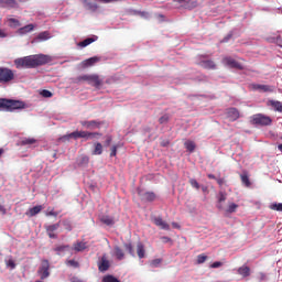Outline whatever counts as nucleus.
Here are the masks:
<instances>
[{"instance_id": "obj_1", "label": "nucleus", "mask_w": 282, "mask_h": 282, "mask_svg": "<svg viewBox=\"0 0 282 282\" xmlns=\"http://www.w3.org/2000/svg\"><path fill=\"white\" fill-rule=\"evenodd\" d=\"M52 63V57L45 54L29 55L14 59L17 69H34Z\"/></svg>"}, {"instance_id": "obj_2", "label": "nucleus", "mask_w": 282, "mask_h": 282, "mask_svg": "<svg viewBox=\"0 0 282 282\" xmlns=\"http://www.w3.org/2000/svg\"><path fill=\"white\" fill-rule=\"evenodd\" d=\"M0 109L6 111H14L15 109H25V102L13 99H0Z\"/></svg>"}, {"instance_id": "obj_3", "label": "nucleus", "mask_w": 282, "mask_h": 282, "mask_svg": "<svg viewBox=\"0 0 282 282\" xmlns=\"http://www.w3.org/2000/svg\"><path fill=\"white\" fill-rule=\"evenodd\" d=\"M251 124H258L260 127H270L272 124V119L264 115H253L251 117Z\"/></svg>"}, {"instance_id": "obj_4", "label": "nucleus", "mask_w": 282, "mask_h": 282, "mask_svg": "<svg viewBox=\"0 0 282 282\" xmlns=\"http://www.w3.org/2000/svg\"><path fill=\"white\" fill-rule=\"evenodd\" d=\"M78 83L86 80L88 85H93L94 87H100L102 85V80L98 75H83L77 77Z\"/></svg>"}, {"instance_id": "obj_5", "label": "nucleus", "mask_w": 282, "mask_h": 282, "mask_svg": "<svg viewBox=\"0 0 282 282\" xmlns=\"http://www.w3.org/2000/svg\"><path fill=\"white\" fill-rule=\"evenodd\" d=\"M11 80H14V70L0 67V83H11Z\"/></svg>"}, {"instance_id": "obj_6", "label": "nucleus", "mask_w": 282, "mask_h": 282, "mask_svg": "<svg viewBox=\"0 0 282 282\" xmlns=\"http://www.w3.org/2000/svg\"><path fill=\"white\" fill-rule=\"evenodd\" d=\"M37 274L40 275L41 280L47 279L50 276V261L42 260L41 265L37 270Z\"/></svg>"}, {"instance_id": "obj_7", "label": "nucleus", "mask_w": 282, "mask_h": 282, "mask_svg": "<svg viewBox=\"0 0 282 282\" xmlns=\"http://www.w3.org/2000/svg\"><path fill=\"white\" fill-rule=\"evenodd\" d=\"M138 195L141 198V202H155L156 195L153 192H147L144 189H138Z\"/></svg>"}, {"instance_id": "obj_8", "label": "nucleus", "mask_w": 282, "mask_h": 282, "mask_svg": "<svg viewBox=\"0 0 282 282\" xmlns=\"http://www.w3.org/2000/svg\"><path fill=\"white\" fill-rule=\"evenodd\" d=\"M224 65L227 67H230L231 69H243V65H241L239 62H237L235 58L230 56H226L223 58Z\"/></svg>"}, {"instance_id": "obj_9", "label": "nucleus", "mask_w": 282, "mask_h": 282, "mask_svg": "<svg viewBox=\"0 0 282 282\" xmlns=\"http://www.w3.org/2000/svg\"><path fill=\"white\" fill-rule=\"evenodd\" d=\"M58 228H61L59 223L45 226L46 235L50 237V239H58V235H56L55 232L56 230H58Z\"/></svg>"}, {"instance_id": "obj_10", "label": "nucleus", "mask_w": 282, "mask_h": 282, "mask_svg": "<svg viewBox=\"0 0 282 282\" xmlns=\"http://www.w3.org/2000/svg\"><path fill=\"white\" fill-rule=\"evenodd\" d=\"M226 117L230 122H236V120H239V118H241V113L237 108H228L226 110Z\"/></svg>"}, {"instance_id": "obj_11", "label": "nucleus", "mask_w": 282, "mask_h": 282, "mask_svg": "<svg viewBox=\"0 0 282 282\" xmlns=\"http://www.w3.org/2000/svg\"><path fill=\"white\" fill-rule=\"evenodd\" d=\"M80 124L90 131H94V129H100V127H102V122L98 120L80 121Z\"/></svg>"}, {"instance_id": "obj_12", "label": "nucleus", "mask_w": 282, "mask_h": 282, "mask_svg": "<svg viewBox=\"0 0 282 282\" xmlns=\"http://www.w3.org/2000/svg\"><path fill=\"white\" fill-rule=\"evenodd\" d=\"M251 87L256 91H263L264 94H272L274 91V86L270 85L252 84Z\"/></svg>"}, {"instance_id": "obj_13", "label": "nucleus", "mask_w": 282, "mask_h": 282, "mask_svg": "<svg viewBox=\"0 0 282 282\" xmlns=\"http://www.w3.org/2000/svg\"><path fill=\"white\" fill-rule=\"evenodd\" d=\"M109 268H110V263L107 259V253H104V256L101 257V260L98 262V270L99 272H107Z\"/></svg>"}, {"instance_id": "obj_14", "label": "nucleus", "mask_w": 282, "mask_h": 282, "mask_svg": "<svg viewBox=\"0 0 282 282\" xmlns=\"http://www.w3.org/2000/svg\"><path fill=\"white\" fill-rule=\"evenodd\" d=\"M100 135L102 134L99 132H89L80 130L79 138H83L84 140H94L96 138H100Z\"/></svg>"}, {"instance_id": "obj_15", "label": "nucleus", "mask_w": 282, "mask_h": 282, "mask_svg": "<svg viewBox=\"0 0 282 282\" xmlns=\"http://www.w3.org/2000/svg\"><path fill=\"white\" fill-rule=\"evenodd\" d=\"M153 224H155L161 230H171V225L169 223L164 221L162 217H155L153 219Z\"/></svg>"}, {"instance_id": "obj_16", "label": "nucleus", "mask_w": 282, "mask_h": 282, "mask_svg": "<svg viewBox=\"0 0 282 282\" xmlns=\"http://www.w3.org/2000/svg\"><path fill=\"white\" fill-rule=\"evenodd\" d=\"M78 140L80 139V131L76 130L69 134H65L59 138V142H68V140Z\"/></svg>"}, {"instance_id": "obj_17", "label": "nucleus", "mask_w": 282, "mask_h": 282, "mask_svg": "<svg viewBox=\"0 0 282 282\" xmlns=\"http://www.w3.org/2000/svg\"><path fill=\"white\" fill-rule=\"evenodd\" d=\"M198 65L203 67V69H217V64L212 59L200 61Z\"/></svg>"}, {"instance_id": "obj_18", "label": "nucleus", "mask_w": 282, "mask_h": 282, "mask_svg": "<svg viewBox=\"0 0 282 282\" xmlns=\"http://www.w3.org/2000/svg\"><path fill=\"white\" fill-rule=\"evenodd\" d=\"M237 273L240 274L243 279H247V276H250V267L242 265L238 268Z\"/></svg>"}, {"instance_id": "obj_19", "label": "nucleus", "mask_w": 282, "mask_h": 282, "mask_svg": "<svg viewBox=\"0 0 282 282\" xmlns=\"http://www.w3.org/2000/svg\"><path fill=\"white\" fill-rule=\"evenodd\" d=\"M73 250L75 252H83L84 250H87V242L77 241L73 245Z\"/></svg>"}, {"instance_id": "obj_20", "label": "nucleus", "mask_w": 282, "mask_h": 282, "mask_svg": "<svg viewBox=\"0 0 282 282\" xmlns=\"http://www.w3.org/2000/svg\"><path fill=\"white\" fill-rule=\"evenodd\" d=\"M137 254L139 259H144V257H147V249H144V245L142 242H138L137 245Z\"/></svg>"}, {"instance_id": "obj_21", "label": "nucleus", "mask_w": 282, "mask_h": 282, "mask_svg": "<svg viewBox=\"0 0 282 282\" xmlns=\"http://www.w3.org/2000/svg\"><path fill=\"white\" fill-rule=\"evenodd\" d=\"M269 107H273L275 111H279L281 113L282 110V102L279 100H269L268 101Z\"/></svg>"}, {"instance_id": "obj_22", "label": "nucleus", "mask_w": 282, "mask_h": 282, "mask_svg": "<svg viewBox=\"0 0 282 282\" xmlns=\"http://www.w3.org/2000/svg\"><path fill=\"white\" fill-rule=\"evenodd\" d=\"M0 6L3 8H17V0H0Z\"/></svg>"}, {"instance_id": "obj_23", "label": "nucleus", "mask_w": 282, "mask_h": 282, "mask_svg": "<svg viewBox=\"0 0 282 282\" xmlns=\"http://www.w3.org/2000/svg\"><path fill=\"white\" fill-rule=\"evenodd\" d=\"M241 178V183L247 187L250 188V186H252V183L250 182V177L248 176V173H242L240 175Z\"/></svg>"}, {"instance_id": "obj_24", "label": "nucleus", "mask_w": 282, "mask_h": 282, "mask_svg": "<svg viewBox=\"0 0 282 282\" xmlns=\"http://www.w3.org/2000/svg\"><path fill=\"white\" fill-rule=\"evenodd\" d=\"M237 208H239V205L236 203H229L227 208L225 209V213L228 215H232V213H237Z\"/></svg>"}, {"instance_id": "obj_25", "label": "nucleus", "mask_w": 282, "mask_h": 282, "mask_svg": "<svg viewBox=\"0 0 282 282\" xmlns=\"http://www.w3.org/2000/svg\"><path fill=\"white\" fill-rule=\"evenodd\" d=\"M98 62H100V57H90L84 62V67H91V65H96Z\"/></svg>"}, {"instance_id": "obj_26", "label": "nucleus", "mask_w": 282, "mask_h": 282, "mask_svg": "<svg viewBox=\"0 0 282 282\" xmlns=\"http://www.w3.org/2000/svg\"><path fill=\"white\" fill-rule=\"evenodd\" d=\"M43 210V207L41 205L34 206L33 208L29 209L30 217H35V215H39Z\"/></svg>"}, {"instance_id": "obj_27", "label": "nucleus", "mask_w": 282, "mask_h": 282, "mask_svg": "<svg viewBox=\"0 0 282 282\" xmlns=\"http://www.w3.org/2000/svg\"><path fill=\"white\" fill-rule=\"evenodd\" d=\"M96 37H87L86 40L78 43V47H87V45H91V43H95Z\"/></svg>"}, {"instance_id": "obj_28", "label": "nucleus", "mask_w": 282, "mask_h": 282, "mask_svg": "<svg viewBox=\"0 0 282 282\" xmlns=\"http://www.w3.org/2000/svg\"><path fill=\"white\" fill-rule=\"evenodd\" d=\"M115 256L119 261H122L124 259V251L120 247H115Z\"/></svg>"}, {"instance_id": "obj_29", "label": "nucleus", "mask_w": 282, "mask_h": 282, "mask_svg": "<svg viewBox=\"0 0 282 282\" xmlns=\"http://www.w3.org/2000/svg\"><path fill=\"white\" fill-rule=\"evenodd\" d=\"M32 30H34V24H28L23 28H20L19 33L20 34H28L29 32H32Z\"/></svg>"}, {"instance_id": "obj_30", "label": "nucleus", "mask_w": 282, "mask_h": 282, "mask_svg": "<svg viewBox=\"0 0 282 282\" xmlns=\"http://www.w3.org/2000/svg\"><path fill=\"white\" fill-rule=\"evenodd\" d=\"M93 155H102V143L96 142Z\"/></svg>"}, {"instance_id": "obj_31", "label": "nucleus", "mask_w": 282, "mask_h": 282, "mask_svg": "<svg viewBox=\"0 0 282 282\" xmlns=\"http://www.w3.org/2000/svg\"><path fill=\"white\" fill-rule=\"evenodd\" d=\"M228 199V194L224 191H220L217 196L218 204H224Z\"/></svg>"}, {"instance_id": "obj_32", "label": "nucleus", "mask_w": 282, "mask_h": 282, "mask_svg": "<svg viewBox=\"0 0 282 282\" xmlns=\"http://www.w3.org/2000/svg\"><path fill=\"white\" fill-rule=\"evenodd\" d=\"M184 147H185V149L187 150V151H189V153H193V151H195V142H193V141H186L185 143H184Z\"/></svg>"}, {"instance_id": "obj_33", "label": "nucleus", "mask_w": 282, "mask_h": 282, "mask_svg": "<svg viewBox=\"0 0 282 282\" xmlns=\"http://www.w3.org/2000/svg\"><path fill=\"white\" fill-rule=\"evenodd\" d=\"M69 245H61L57 246L54 250L57 252V254H61V252H65L66 250H69Z\"/></svg>"}, {"instance_id": "obj_34", "label": "nucleus", "mask_w": 282, "mask_h": 282, "mask_svg": "<svg viewBox=\"0 0 282 282\" xmlns=\"http://www.w3.org/2000/svg\"><path fill=\"white\" fill-rule=\"evenodd\" d=\"M21 144H22L23 147H28V145H30V144H36V139H34V138L23 139V140L21 141Z\"/></svg>"}, {"instance_id": "obj_35", "label": "nucleus", "mask_w": 282, "mask_h": 282, "mask_svg": "<svg viewBox=\"0 0 282 282\" xmlns=\"http://www.w3.org/2000/svg\"><path fill=\"white\" fill-rule=\"evenodd\" d=\"M89 12H96L98 10V4L94 2H89L85 7Z\"/></svg>"}, {"instance_id": "obj_36", "label": "nucleus", "mask_w": 282, "mask_h": 282, "mask_svg": "<svg viewBox=\"0 0 282 282\" xmlns=\"http://www.w3.org/2000/svg\"><path fill=\"white\" fill-rule=\"evenodd\" d=\"M10 28H19L21 26V22L14 18L9 19Z\"/></svg>"}, {"instance_id": "obj_37", "label": "nucleus", "mask_w": 282, "mask_h": 282, "mask_svg": "<svg viewBox=\"0 0 282 282\" xmlns=\"http://www.w3.org/2000/svg\"><path fill=\"white\" fill-rule=\"evenodd\" d=\"M101 221L102 224H106V226H113V219L109 216H104Z\"/></svg>"}, {"instance_id": "obj_38", "label": "nucleus", "mask_w": 282, "mask_h": 282, "mask_svg": "<svg viewBox=\"0 0 282 282\" xmlns=\"http://www.w3.org/2000/svg\"><path fill=\"white\" fill-rule=\"evenodd\" d=\"M50 39V32H42L37 35L39 41H47Z\"/></svg>"}, {"instance_id": "obj_39", "label": "nucleus", "mask_w": 282, "mask_h": 282, "mask_svg": "<svg viewBox=\"0 0 282 282\" xmlns=\"http://www.w3.org/2000/svg\"><path fill=\"white\" fill-rule=\"evenodd\" d=\"M169 120H171V117L169 115H163L162 117H160L159 122L160 124H166Z\"/></svg>"}, {"instance_id": "obj_40", "label": "nucleus", "mask_w": 282, "mask_h": 282, "mask_svg": "<svg viewBox=\"0 0 282 282\" xmlns=\"http://www.w3.org/2000/svg\"><path fill=\"white\" fill-rule=\"evenodd\" d=\"M120 145L116 144V145H112L111 149H110V158H116V155H118V148Z\"/></svg>"}, {"instance_id": "obj_41", "label": "nucleus", "mask_w": 282, "mask_h": 282, "mask_svg": "<svg viewBox=\"0 0 282 282\" xmlns=\"http://www.w3.org/2000/svg\"><path fill=\"white\" fill-rule=\"evenodd\" d=\"M160 263H162V259L158 258L150 262L151 268H160Z\"/></svg>"}, {"instance_id": "obj_42", "label": "nucleus", "mask_w": 282, "mask_h": 282, "mask_svg": "<svg viewBox=\"0 0 282 282\" xmlns=\"http://www.w3.org/2000/svg\"><path fill=\"white\" fill-rule=\"evenodd\" d=\"M40 94L43 98H52L54 96V94L47 89L42 90Z\"/></svg>"}, {"instance_id": "obj_43", "label": "nucleus", "mask_w": 282, "mask_h": 282, "mask_svg": "<svg viewBox=\"0 0 282 282\" xmlns=\"http://www.w3.org/2000/svg\"><path fill=\"white\" fill-rule=\"evenodd\" d=\"M207 259H208V256H206V254H204V253L198 254V256H197V263H198V264H202V263H204Z\"/></svg>"}, {"instance_id": "obj_44", "label": "nucleus", "mask_w": 282, "mask_h": 282, "mask_svg": "<svg viewBox=\"0 0 282 282\" xmlns=\"http://www.w3.org/2000/svg\"><path fill=\"white\" fill-rule=\"evenodd\" d=\"M124 248H126V250H128V252H129V254H131V257H135V253L133 252V245L126 243Z\"/></svg>"}, {"instance_id": "obj_45", "label": "nucleus", "mask_w": 282, "mask_h": 282, "mask_svg": "<svg viewBox=\"0 0 282 282\" xmlns=\"http://www.w3.org/2000/svg\"><path fill=\"white\" fill-rule=\"evenodd\" d=\"M189 184L193 188H196V191H199V183L195 178H189Z\"/></svg>"}, {"instance_id": "obj_46", "label": "nucleus", "mask_w": 282, "mask_h": 282, "mask_svg": "<svg viewBox=\"0 0 282 282\" xmlns=\"http://www.w3.org/2000/svg\"><path fill=\"white\" fill-rule=\"evenodd\" d=\"M66 264L69 265L70 268H79L80 267V264L76 260H68L66 262Z\"/></svg>"}, {"instance_id": "obj_47", "label": "nucleus", "mask_w": 282, "mask_h": 282, "mask_svg": "<svg viewBox=\"0 0 282 282\" xmlns=\"http://www.w3.org/2000/svg\"><path fill=\"white\" fill-rule=\"evenodd\" d=\"M271 210H278L279 213H282V204L281 203L272 204Z\"/></svg>"}, {"instance_id": "obj_48", "label": "nucleus", "mask_w": 282, "mask_h": 282, "mask_svg": "<svg viewBox=\"0 0 282 282\" xmlns=\"http://www.w3.org/2000/svg\"><path fill=\"white\" fill-rule=\"evenodd\" d=\"M7 265H8V268H11V270H14V268H17V263H14V260H12V259H9L7 261Z\"/></svg>"}, {"instance_id": "obj_49", "label": "nucleus", "mask_w": 282, "mask_h": 282, "mask_svg": "<svg viewBox=\"0 0 282 282\" xmlns=\"http://www.w3.org/2000/svg\"><path fill=\"white\" fill-rule=\"evenodd\" d=\"M46 217H58V212H54V209H52L46 213Z\"/></svg>"}, {"instance_id": "obj_50", "label": "nucleus", "mask_w": 282, "mask_h": 282, "mask_svg": "<svg viewBox=\"0 0 282 282\" xmlns=\"http://www.w3.org/2000/svg\"><path fill=\"white\" fill-rule=\"evenodd\" d=\"M221 265H224V263H221L220 261H216V262L212 263V264L209 265V268H213V269H215V268H221Z\"/></svg>"}, {"instance_id": "obj_51", "label": "nucleus", "mask_w": 282, "mask_h": 282, "mask_svg": "<svg viewBox=\"0 0 282 282\" xmlns=\"http://www.w3.org/2000/svg\"><path fill=\"white\" fill-rule=\"evenodd\" d=\"M112 140H113V139L111 138V135H107V137H106L105 147H109V145L111 144Z\"/></svg>"}, {"instance_id": "obj_52", "label": "nucleus", "mask_w": 282, "mask_h": 282, "mask_svg": "<svg viewBox=\"0 0 282 282\" xmlns=\"http://www.w3.org/2000/svg\"><path fill=\"white\" fill-rule=\"evenodd\" d=\"M139 17H141V19H148V18H149V12H147V11H141V13H140Z\"/></svg>"}, {"instance_id": "obj_53", "label": "nucleus", "mask_w": 282, "mask_h": 282, "mask_svg": "<svg viewBox=\"0 0 282 282\" xmlns=\"http://www.w3.org/2000/svg\"><path fill=\"white\" fill-rule=\"evenodd\" d=\"M216 182L219 186H224V184L226 183L224 178H216Z\"/></svg>"}, {"instance_id": "obj_54", "label": "nucleus", "mask_w": 282, "mask_h": 282, "mask_svg": "<svg viewBox=\"0 0 282 282\" xmlns=\"http://www.w3.org/2000/svg\"><path fill=\"white\" fill-rule=\"evenodd\" d=\"M275 41H276L278 45L280 47H282V36H278Z\"/></svg>"}, {"instance_id": "obj_55", "label": "nucleus", "mask_w": 282, "mask_h": 282, "mask_svg": "<svg viewBox=\"0 0 282 282\" xmlns=\"http://www.w3.org/2000/svg\"><path fill=\"white\" fill-rule=\"evenodd\" d=\"M101 1H102V3H116L120 0H101Z\"/></svg>"}, {"instance_id": "obj_56", "label": "nucleus", "mask_w": 282, "mask_h": 282, "mask_svg": "<svg viewBox=\"0 0 282 282\" xmlns=\"http://www.w3.org/2000/svg\"><path fill=\"white\" fill-rule=\"evenodd\" d=\"M6 36H8V34L0 29V39H6Z\"/></svg>"}, {"instance_id": "obj_57", "label": "nucleus", "mask_w": 282, "mask_h": 282, "mask_svg": "<svg viewBox=\"0 0 282 282\" xmlns=\"http://www.w3.org/2000/svg\"><path fill=\"white\" fill-rule=\"evenodd\" d=\"M169 144H170L169 140L161 141L162 147H169Z\"/></svg>"}, {"instance_id": "obj_58", "label": "nucleus", "mask_w": 282, "mask_h": 282, "mask_svg": "<svg viewBox=\"0 0 282 282\" xmlns=\"http://www.w3.org/2000/svg\"><path fill=\"white\" fill-rule=\"evenodd\" d=\"M132 14L140 17V14H142V11L134 10V11H132Z\"/></svg>"}, {"instance_id": "obj_59", "label": "nucleus", "mask_w": 282, "mask_h": 282, "mask_svg": "<svg viewBox=\"0 0 282 282\" xmlns=\"http://www.w3.org/2000/svg\"><path fill=\"white\" fill-rule=\"evenodd\" d=\"M80 2L83 3L84 8H86L87 4L89 3V0H80Z\"/></svg>"}, {"instance_id": "obj_60", "label": "nucleus", "mask_w": 282, "mask_h": 282, "mask_svg": "<svg viewBox=\"0 0 282 282\" xmlns=\"http://www.w3.org/2000/svg\"><path fill=\"white\" fill-rule=\"evenodd\" d=\"M216 207L218 208V210H224V205H221V203H218Z\"/></svg>"}, {"instance_id": "obj_61", "label": "nucleus", "mask_w": 282, "mask_h": 282, "mask_svg": "<svg viewBox=\"0 0 282 282\" xmlns=\"http://www.w3.org/2000/svg\"><path fill=\"white\" fill-rule=\"evenodd\" d=\"M0 213H2V215H6V207H3L2 205H0Z\"/></svg>"}, {"instance_id": "obj_62", "label": "nucleus", "mask_w": 282, "mask_h": 282, "mask_svg": "<svg viewBox=\"0 0 282 282\" xmlns=\"http://www.w3.org/2000/svg\"><path fill=\"white\" fill-rule=\"evenodd\" d=\"M83 162H84V164H88V163H89V158L84 156V158H83Z\"/></svg>"}, {"instance_id": "obj_63", "label": "nucleus", "mask_w": 282, "mask_h": 282, "mask_svg": "<svg viewBox=\"0 0 282 282\" xmlns=\"http://www.w3.org/2000/svg\"><path fill=\"white\" fill-rule=\"evenodd\" d=\"M207 177H208L209 180H217V177H215V174H208Z\"/></svg>"}, {"instance_id": "obj_64", "label": "nucleus", "mask_w": 282, "mask_h": 282, "mask_svg": "<svg viewBox=\"0 0 282 282\" xmlns=\"http://www.w3.org/2000/svg\"><path fill=\"white\" fill-rule=\"evenodd\" d=\"M202 191H203V193H206V192H208V187L207 186H202Z\"/></svg>"}]
</instances>
